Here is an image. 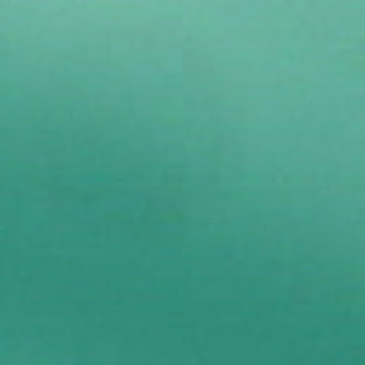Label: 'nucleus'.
I'll return each instance as SVG.
<instances>
[{"label": "nucleus", "mask_w": 365, "mask_h": 365, "mask_svg": "<svg viewBox=\"0 0 365 365\" xmlns=\"http://www.w3.org/2000/svg\"><path fill=\"white\" fill-rule=\"evenodd\" d=\"M355 160H358L359 159H358V158H356Z\"/></svg>", "instance_id": "nucleus-2"}, {"label": "nucleus", "mask_w": 365, "mask_h": 365, "mask_svg": "<svg viewBox=\"0 0 365 365\" xmlns=\"http://www.w3.org/2000/svg\"><path fill=\"white\" fill-rule=\"evenodd\" d=\"M328 160H331V158H329Z\"/></svg>", "instance_id": "nucleus-1"}]
</instances>
